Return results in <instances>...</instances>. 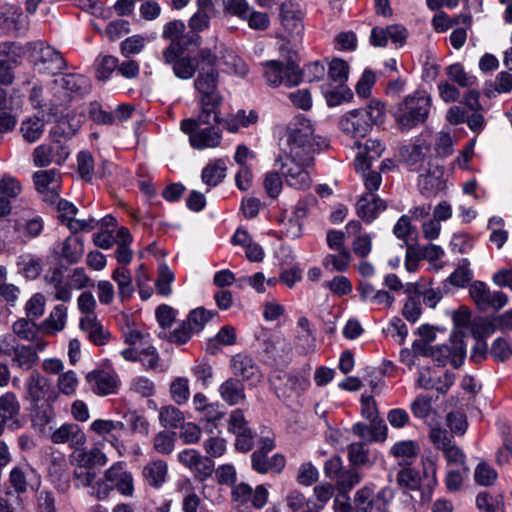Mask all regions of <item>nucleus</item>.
<instances>
[{
    "mask_svg": "<svg viewBox=\"0 0 512 512\" xmlns=\"http://www.w3.org/2000/svg\"><path fill=\"white\" fill-rule=\"evenodd\" d=\"M200 62L201 59L199 55L197 57H181L175 61L173 65V72L175 76L180 79H191L194 76Z\"/></svg>",
    "mask_w": 512,
    "mask_h": 512,
    "instance_id": "c03bdc74",
    "label": "nucleus"
},
{
    "mask_svg": "<svg viewBox=\"0 0 512 512\" xmlns=\"http://www.w3.org/2000/svg\"><path fill=\"white\" fill-rule=\"evenodd\" d=\"M447 75L452 82L463 88H471L476 84V77L467 73L459 63L450 65L447 68Z\"/></svg>",
    "mask_w": 512,
    "mask_h": 512,
    "instance_id": "864d4df0",
    "label": "nucleus"
},
{
    "mask_svg": "<svg viewBox=\"0 0 512 512\" xmlns=\"http://www.w3.org/2000/svg\"><path fill=\"white\" fill-rule=\"evenodd\" d=\"M36 190L51 204L59 199L60 176L54 169L37 171L33 176Z\"/></svg>",
    "mask_w": 512,
    "mask_h": 512,
    "instance_id": "9b49d317",
    "label": "nucleus"
},
{
    "mask_svg": "<svg viewBox=\"0 0 512 512\" xmlns=\"http://www.w3.org/2000/svg\"><path fill=\"white\" fill-rule=\"evenodd\" d=\"M231 368L237 377L243 381H259L261 377L260 370L253 359L244 354H237L231 360Z\"/></svg>",
    "mask_w": 512,
    "mask_h": 512,
    "instance_id": "bb28decb",
    "label": "nucleus"
},
{
    "mask_svg": "<svg viewBox=\"0 0 512 512\" xmlns=\"http://www.w3.org/2000/svg\"><path fill=\"white\" fill-rule=\"evenodd\" d=\"M9 355L12 365L23 371L33 369L39 361L37 350L33 345H15L10 350Z\"/></svg>",
    "mask_w": 512,
    "mask_h": 512,
    "instance_id": "4be33fe9",
    "label": "nucleus"
},
{
    "mask_svg": "<svg viewBox=\"0 0 512 512\" xmlns=\"http://www.w3.org/2000/svg\"><path fill=\"white\" fill-rule=\"evenodd\" d=\"M205 125L200 121V113L197 119L188 118L180 123V129L189 136L190 145L197 150L207 148H216L220 145L222 140L221 130L215 126L200 128V125Z\"/></svg>",
    "mask_w": 512,
    "mask_h": 512,
    "instance_id": "39448f33",
    "label": "nucleus"
},
{
    "mask_svg": "<svg viewBox=\"0 0 512 512\" xmlns=\"http://www.w3.org/2000/svg\"><path fill=\"white\" fill-rule=\"evenodd\" d=\"M473 277V272L470 269V262L468 259L463 258L458 262L457 268L448 278L451 285L455 287H465Z\"/></svg>",
    "mask_w": 512,
    "mask_h": 512,
    "instance_id": "3c124183",
    "label": "nucleus"
},
{
    "mask_svg": "<svg viewBox=\"0 0 512 512\" xmlns=\"http://www.w3.org/2000/svg\"><path fill=\"white\" fill-rule=\"evenodd\" d=\"M263 351L275 362H286L290 359L292 347L290 341L281 334H273L263 341Z\"/></svg>",
    "mask_w": 512,
    "mask_h": 512,
    "instance_id": "dca6fc26",
    "label": "nucleus"
},
{
    "mask_svg": "<svg viewBox=\"0 0 512 512\" xmlns=\"http://www.w3.org/2000/svg\"><path fill=\"white\" fill-rule=\"evenodd\" d=\"M469 294L480 311L489 308L500 310L508 303V297L501 291H491L482 281H474L469 286Z\"/></svg>",
    "mask_w": 512,
    "mask_h": 512,
    "instance_id": "6e6552de",
    "label": "nucleus"
},
{
    "mask_svg": "<svg viewBox=\"0 0 512 512\" xmlns=\"http://www.w3.org/2000/svg\"><path fill=\"white\" fill-rule=\"evenodd\" d=\"M70 154L68 147L59 143L54 145L42 144L33 151V162L37 167H45L51 163L62 164Z\"/></svg>",
    "mask_w": 512,
    "mask_h": 512,
    "instance_id": "f8f14e48",
    "label": "nucleus"
},
{
    "mask_svg": "<svg viewBox=\"0 0 512 512\" xmlns=\"http://www.w3.org/2000/svg\"><path fill=\"white\" fill-rule=\"evenodd\" d=\"M159 419L164 427L177 428L184 423L183 413L174 406L163 407L159 414Z\"/></svg>",
    "mask_w": 512,
    "mask_h": 512,
    "instance_id": "13d9d810",
    "label": "nucleus"
},
{
    "mask_svg": "<svg viewBox=\"0 0 512 512\" xmlns=\"http://www.w3.org/2000/svg\"><path fill=\"white\" fill-rule=\"evenodd\" d=\"M29 57L34 65L51 73L66 67V61L60 52L43 41L28 42Z\"/></svg>",
    "mask_w": 512,
    "mask_h": 512,
    "instance_id": "0eeeda50",
    "label": "nucleus"
},
{
    "mask_svg": "<svg viewBox=\"0 0 512 512\" xmlns=\"http://www.w3.org/2000/svg\"><path fill=\"white\" fill-rule=\"evenodd\" d=\"M419 171L418 185L421 194L429 197L443 188L444 170L436 160L429 159L425 166L421 165Z\"/></svg>",
    "mask_w": 512,
    "mask_h": 512,
    "instance_id": "1a4fd4ad",
    "label": "nucleus"
},
{
    "mask_svg": "<svg viewBox=\"0 0 512 512\" xmlns=\"http://www.w3.org/2000/svg\"><path fill=\"white\" fill-rule=\"evenodd\" d=\"M257 119V114L252 110L248 113L245 110H238L225 120L220 118L221 122L219 124H223L229 132L235 133L242 127H248L250 124L256 123Z\"/></svg>",
    "mask_w": 512,
    "mask_h": 512,
    "instance_id": "e433bc0d",
    "label": "nucleus"
},
{
    "mask_svg": "<svg viewBox=\"0 0 512 512\" xmlns=\"http://www.w3.org/2000/svg\"><path fill=\"white\" fill-rule=\"evenodd\" d=\"M13 332L23 340H33L37 334V327L34 320L30 318H21L14 322L12 326Z\"/></svg>",
    "mask_w": 512,
    "mask_h": 512,
    "instance_id": "680f3d73",
    "label": "nucleus"
},
{
    "mask_svg": "<svg viewBox=\"0 0 512 512\" xmlns=\"http://www.w3.org/2000/svg\"><path fill=\"white\" fill-rule=\"evenodd\" d=\"M496 329H498L496 317L493 319L479 317L472 323V333L476 339H484L494 333Z\"/></svg>",
    "mask_w": 512,
    "mask_h": 512,
    "instance_id": "5fc2aeb1",
    "label": "nucleus"
},
{
    "mask_svg": "<svg viewBox=\"0 0 512 512\" xmlns=\"http://www.w3.org/2000/svg\"><path fill=\"white\" fill-rule=\"evenodd\" d=\"M86 380L92 391L100 396L115 394L120 386V379L114 370H94L87 374Z\"/></svg>",
    "mask_w": 512,
    "mask_h": 512,
    "instance_id": "9d476101",
    "label": "nucleus"
},
{
    "mask_svg": "<svg viewBox=\"0 0 512 512\" xmlns=\"http://www.w3.org/2000/svg\"><path fill=\"white\" fill-rule=\"evenodd\" d=\"M266 83L272 87L285 85L288 88L301 82V70L295 64L293 56H289L284 64L279 60H269L262 63Z\"/></svg>",
    "mask_w": 512,
    "mask_h": 512,
    "instance_id": "20e7f679",
    "label": "nucleus"
},
{
    "mask_svg": "<svg viewBox=\"0 0 512 512\" xmlns=\"http://www.w3.org/2000/svg\"><path fill=\"white\" fill-rule=\"evenodd\" d=\"M27 396L33 405H37L40 401L44 400L50 391V384L46 377L38 372L32 373L25 383Z\"/></svg>",
    "mask_w": 512,
    "mask_h": 512,
    "instance_id": "c85d7f7f",
    "label": "nucleus"
},
{
    "mask_svg": "<svg viewBox=\"0 0 512 512\" xmlns=\"http://www.w3.org/2000/svg\"><path fill=\"white\" fill-rule=\"evenodd\" d=\"M294 345L300 354L307 355L314 352L316 347L314 332H297Z\"/></svg>",
    "mask_w": 512,
    "mask_h": 512,
    "instance_id": "0e129e2a",
    "label": "nucleus"
},
{
    "mask_svg": "<svg viewBox=\"0 0 512 512\" xmlns=\"http://www.w3.org/2000/svg\"><path fill=\"white\" fill-rule=\"evenodd\" d=\"M82 124V117L74 113H68L61 117L57 124L49 131V138L53 143L61 142V139L71 138L76 134Z\"/></svg>",
    "mask_w": 512,
    "mask_h": 512,
    "instance_id": "aec40b11",
    "label": "nucleus"
},
{
    "mask_svg": "<svg viewBox=\"0 0 512 512\" xmlns=\"http://www.w3.org/2000/svg\"><path fill=\"white\" fill-rule=\"evenodd\" d=\"M19 131L25 142L35 143L40 140L45 131V122L38 117L27 118L21 122Z\"/></svg>",
    "mask_w": 512,
    "mask_h": 512,
    "instance_id": "c9c22d12",
    "label": "nucleus"
},
{
    "mask_svg": "<svg viewBox=\"0 0 512 512\" xmlns=\"http://www.w3.org/2000/svg\"><path fill=\"white\" fill-rule=\"evenodd\" d=\"M277 379L283 381L282 385L275 384L278 396L283 398L297 397L307 386L304 379L294 375L284 373L282 376H277Z\"/></svg>",
    "mask_w": 512,
    "mask_h": 512,
    "instance_id": "473e14b6",
    "label": "nucleus"
},
{
    "mask_svg": "<svg viewBox=\"0 0 512 512\" xmlns=\"http://www.w3.org/2000/svg\"><path fill=\"white\" fill-rule=\"evenodd\" d=\"M17 266L21 273L28 279H36L42 272V260L31 254H23L18 257Z\"/></svg>",
    "mask_w": 512,
    "mask_h": 512,
    "instance_id": "37998d69",
    "label": "nucleus"
},
{
    "mask_svg": "<svg viewBox=\"0 0 512 512\" xmlns=\"http://www.w3.org/2000/svg\"><path fill=\"white\" fill-rule=\"evenodd\" d=\"M454 380L453 373L446 372L442 376H436L429 368H422L419 371L417 384L423 389H436L440 393H446Z\"/></svg>",
    "mask_w": 512,
    "mask_h": 512,
    "instance_id": "412c9836",
    "label": "nucleus"
},
{
    "mask_svg": "<svg viewBox=\"0 0 512 512\" xmlns=\"http://www.w3.org/2000/svg\"><path fill=\"white\" fill-rule=\"evenodd\" d=\"M351 260L352 256L348 249L338 250L335 254H328L323 261V265L327 269L344 272L350 266Z\"/></svg>",
    "mask_w": 512,
    "mask_h": 512,
    "instance_id": "49530a36",
    "label": "nucleus"
},
{
    "mask_svg": "<svg viewBox=\"0 0 512 512\" xmlns=\"http://www.w3.org/2000/svg\"><path fill=\"white\" fill-rule=\"evenodd\" d=\"M129 389L142 397H151L155 393V384L147 377L137 376L131 380Z\"/></svg>",
    "mask_w": 512,
    "mask_h": 512,
    "instance_id": "e2e57ef3",
    "label": "nucleus"
},
{
    "mask_svg": "<svg viewBox=\"0 0 512 512\" xmlns=\"http://www.w3.org/2000/svg\"><path fill=\"white\" fill-rule=\"evenodd\" d=\"M226 163L222 159L208 164L202 171V181L208 186H217L226 176Z\"/></svg>",
    "mask_w": 512,
    "mask_h": 512,
    "instance_id": "79ce46f5",
    "label": "nucleus"
},
{
    "mask_svg": "<svg viewBox=\"0 0 512 512\" xmlns=\"http://www.w3.org/2000/svg\"><path fill=\"white\" fill-rule=\"evenodd\" d=\"M9 481L11 487L17 493H24L28 485L33 489H38L40 485V476L36 470L26 465L24 467H14L10 472Z\"/></svg>",
    "mask_w": 512,
    "mask_h": 512,
    "instance_id": "a211bd4d",
    "label": "nucleus"
},
{
    "mask_svg": "<svg viewBox=\"0 0 512 512\" xmlns=\"http://www.w3.org/2000/svg\"><path fill=\"white\" fill-rule=\"evenodd\" d=\"M199 57L201 63L208 67L207 70L202 67L194 81L195 90L199 95L200 121L204 124H210L211 119H213L215 123H220L219 107L222 103V96L217 88L219 75L213 68L218 64L220 58L206 48L199 51Z\"/></svg>",
    "mask_w": 512,
    "mask_h": 512,
    "instance_id": "f257e3e1",
    "label": "nucleus"
},
{
    "mask_svg": "<svg viewBox=\"0 0 512 512\" xmlns=\"http://www.w3.org/2000/svg\"><path fill=\"white\" fill-rule=\"evenodd\" d=\"M474 479L481 486H489L497 479V472L487 463L481 462L475 468Z\"/></svg>",
    "mask_w": 512,
    "mask_h": 512,
    "instance_id": "69168bd1",
    "label": "nucleus"
},
{
    "mask_svg": "<svg viewBox=\"0 0 512 512\" xmlns=\"http://www.w3.org/2000/svg\"><path fill=\"white\" fill-rule=\"evenodd\" d=\"M360 481L361 475L355 469H348L343 471L336 479L337 488L340 493L349 492Z\"/></svg>",
    "mask_w": 512,
    "mask_h": 512,
    "instance_id": "338daca9",
    "label": "nucleus"
},
{
    "mask_svg": "<svg viewBox=\"0 0 512 512\" xmlns=\"http://www.w3.org/2000/svg\"><path fill=\"white\" fill-rule=\"evenodd\" d=\"M354 504L357 512H371L374 506V491L371 487L364 486L354 496Z\"/></svg>",
    "mask_w": 512,
    "mask_h": 512,
    "instance_id": "bf43d9fd",
    "label": "nucleus"
},
{
    "mask_svg": "<svg viewBox=\"0 0 512 512\" xmlns=\"http://www.w3.org/2000/svg\"><path fill=\"white\" fill-rule=\"evenodd\" d=\"M112 279L118 287V295L122 300L129 299L134 293V286L130 271L125 267H119L112 273Z\"/></svg>",
    "mask_w": 512,
    "mask_h": 512,
    "instance_id": "a19ab883",
    "label": "nucleus"
},
{
    "mask_svg": "<svg viewBox=\"0 0 512 512\" xmlns=\"http://www.w3.org/2000/svg\"><path fill=\"white\" fill-rule=\"evenodd\" d=\"M432 99L425 91H416L398 103L393 113L402 131H408L423 124L430 113Z\"/></svg>",
    "mask_w": 512,
    "mask_h": 512,
    "instance_id": "7ed1b4c3",
    "label": "nucleus"
},
{
    "mask_svg": "<svg viewBox=\"0 0 512 512\" xmlns=\"http://www.w3.org/2000/svg\"><path fill=\"white\" fill-rule=\"evenodd\" d=\"M142 477L147 485L153 488H161L168 477V465L164 460L148 462L142 470Z\"/></svg>",
    "mask_w": 512,
    "mask_h": 512,
    "instance_id": "cd10ccee",
    "label": "nucleus"
},
{
    "mask_svg": "<svg viewBox=\"0 0 512 512\" xmlns=\"http://www.w3.org/2000/svg\"><path fill=\"white\" fill-rule=\"evenodd\" d=\"M219 394L228 405L241 404L245 400L243 383L236 378H228L219 386Z\"/></svg>",
    "mask_w": 512,
    "mask_h": 512,
    "instance_id": "7c9ffc66",
    "label": "nucleus"
},
{
    "mask_svg": "<svg viewBox=\"0 0 512 512\" xmlns=\"http://www.w3.org/2000/svg\"><path fill=\"white\" fill-rule=\"evenodd\" d=\"M46 299L41 293L34 294L26 303L25 311L28 318L34 320L41 317L45 311Z\"/></svg>",
    "mask_w": 512,
    "mask_h": 512,
    "instance_id": "774afa93",
    "label": "nucleus"
},
{
    "mask_svg": "<svg viewBox=\"0 0 512 512\" xmlns=\"http://www.w3.org/2000/svg\"><path fill=\"white\" fill-rule=\"evenodd\" d=\"M487 95L495 97L498 94L510 93L512 91V74L507 71L499 72L494 81L489 83Z\"/></svg>",
    "mask_w": 512,
    "mask_h": 512,
    "instance_id": "603ef678",
    "label": "nucleus"
},
{
    "mask_svg": "<svg viewBox=\"0 0 512 512\" xmlns=\"http://www.w3.org/2000/svg\"><path fill=\"white\" fill-rule=\"evenodd\" d=\"M385 208L384 202L371 193L364 194L356 204L357 215L367 223L372 222Z\"/></svg>",
    "mask_w": 512,
    "mask_h": 512,
    "instance_id": "a878e982",
    "label": "nucleus"
},
{
    "mask_svg": "<svg viewBox=\"0 0 512 512\" xmlns=\"http://www.w3.org/2000/svg\"><path fill=\"white\" fill-rule=\"evenodd\" d=\"M84 254V243L80 237L70 236L62 243L61 257L70 264L80 261Z\"/></svg>",
    "mask_w": 512,
    "mask_h": 512,
    "instance_id": "4c0bfd02",
    "label": "nucleus"
},
{
    "mask_svg": "<svg viewBox=\"0 0 512 512\" xmlns=\"http://www.w3.org/2000/svg\"><path fill=\"white\" fill-rule=\"evenodd\" d=\"M80 330L88 340L96 346H102L110 340V332L102 325L97 316H82L79 321Z\"/></svg>",
    "mask_w": 512,
    "mask_h": 512,
    "instance_id": "6ab92c4d",
    "label": "nucleus"
},
{
    "mask_svg": "<svg viewBox=\"0 0 512 512\" xmlns=\"http://www.w3.org/2000/svg\"><path fill=\"white\" fill-rule=\"evenodd\" d=\"M29 54L28 43L6 41L0 44V57L12 67L21 63L26 54Z\"/></svg>",
    "mask_w": 512,
    "mask_h": 512,
    "instance_id": "f704fd0d",
    "label": "nucleus"
},
{
    "mask_svg": "<svg viewBox=\"0 0 512 512\" xmlns=\"http://www.w3.org/2000/svg\"><path fill=\"white\" fill-rule=\"evenodd\" d=\"M476 506L481 512H505L502 495L492 496L487 492H481L476 497Z\"/></svg>",
    "mask_w": 512,
    "mask_h": 512,
    "instance_id": "a18cd8bd",
    "label": "nucleus"
},
{
    "mask_svg": "<svg viewBox=\"0 0 512 512\" xmlns=\"http://www.w3.org/2000/svg\"><path fill=\"white\" fill-rule=\"evenodd\" d=\"M347 457L349 462L356 467L372 466L375 458L365 442L351 443L347 447Z\"/></svg>",
    "mask_w": 512,
    "mask_h": 512,
    "instance_id": "72a5a7b5",
    "label": "nucleus"
},
{
    "mask_svg": "<svg viewBox=\"0 0 512 512\" xmlns=\"http://www.w3.org/2000/svg\"><path fill=\"white\" fill-rule=\"evenodd\" d=\"M75 454V460L78 466H85L87 468L104 466L107 464V457L105 453L97 447L89 450L78 449Z\"/></svg>",
    "mask_w": 512,
    "mask_h": 512,
    "instance_id": "58836bf2",
    "label": "nucleus"
},
{
    "mask_svg": "<svg viewBox=\"0 0 512 512\" xmlns=\"http://www.w3.org/2000/svg\"><path fill=\"white\" fill-rule=\"evenodd\" d=\"M281 162V173L286 183L295 189H306L310 186L311 179L306 168L308 163L299 161L279 160Z\"/></svg>",
    "mask_w": 512,
    "mask_h": 512,
    "instance_id": "ddd939ff",
    "label": "nucleus"
},
{
    "mask_svg": "<svg viewBox=\"0 0 512 512\" xmlns=\"http://www.w3.org/2000/svg\"><path fill=\"white\" fill-rule=\"evenodd\" d=\"M0 29L17 35L27 30L26 17L14 6L0 10Z\"/></svg>",
    "mask_w": 512,
    "mask_h": 512,
    "instance_id": "b1692460",
    "label": "nucleus"
},
{
    "mask_svg": "<svg viewBox=\"0 0 512 512\" xmlns=\"http://www.w3.org/2000/svg\"><path fill=\"white\" fill-rule=\"evenodd\" d=\"M20 412V403L13 392H6L0 396V418L8 421Z\"/></svg>",
    "mask_w": 512,
    "mask_h": 512,
    "instance_id": "de8ad7c7",
    "label": "nucleus"
},
{
    "mask_svg": "<svg viewBox=\"0 0 512 512\" xmlns=\"http://www.w3.org/2000/svg\"><path fill=\"white\" fill-rule=\"evenodd\" d=\"M93 285L92 279L86 274L82 267L72 269L66 279V288L69 292L93 287Z\"/></svg>",
    "mask_w": 512,
    "mask_h": 512,
    "instance_id": "09e8293b",
    "label": "nucleus"
},
{
    "mask_svg": "<svg viewBox=\"0 0 512 512\" xmlns=\"http://www.w3.org/2000/svg\"><path fill=\"white\" fill-rule=\"evenodd\" d=\"M214 312L204 308H197L191 311L185 321L193 333L200 332L204 325L214 316Z\"/></svg>",
    "mask_w": 512,
    "mask_h": 512,
    "instance_id": "4d7b16f0",
    "label": "nucleus"
},
{
    "mask_svg": "<svg viewBox=\"0 0 512 512\" xmlns=\"http://www.w3.org/2000/svg\"><path fill=\"white\" fill-rule=\"evenodd\" d=\"M106 482L116 488L121 494L131 496L134 491L132 474L124 469L123 463L112 465L104 475Z\"/></svg>",
    "mask_w": 512,
    "mask_h": 512,
    "instance_id": "f3484780",
    "label": "nucleus"
},
{
    "mask_svg": "<svg viewBox=\"0 0 512 512\" xmlns=\"http://www.w3.org/2000/svg\"><path fill=\"white\" fill-rule=\"evenodd\" d=\"M44 281L53 288L54 300L61 302L71 301L72 292H69L66 288V281H64L63 272L60 268L49 270L44 276Z\"/></svg>",
    "mask_w": 512,
    "mask_h": 512,
    "instance_id": "2f4dec72",
    "label": "nucleus"
},
{
    "mask_svg": "<svg viewBox=\"0 0 512 512\" xmlns=\"http://www.w3.org/2000/svg\"><path fill=\"white\" fill-rule=\"evenodd\" d=\"M91 87L87 77L75 73L62 75L54 79L50 85L51 92L61 103L88 95Z\"/></svg>",
    "mask_w": 512,
    "mask_h": 512,
    "instance_id": "423d86ee",
    "label": "nucleus"
},
{
    "mask_svg": "<svg viewBox=\"0 0 512 512\" xmlns=\"http://www.w3.org/2000/svg\"><path fill=\"white\" fill-rule=\"evenodd\" d=\"M366 162V159L362 156H357L354 162L355 169L357 172H361L364 184L366 189L368 190V193L374 194V191H377L381 185L382 178L380 173L375 171H369L370 164H367V166H364V163Z\"/></svg>",
    "mask_w": 512,
    "mask_h": 512,
    "instance_id": "ea45409f",
    "label": "nucleus"
},
{
    "mask_svg": "<svg viewBox=\"0 0 512 512\" xmlns=\"http://www.w3.org/2000/svg\"><path fill=\"white\" fill-rule=\"evenodd\" d=\"M348 74L349 66L346 61L336 58L330 62L328 71L329 78L339 87H343L348 79Z\"/></svg>",
    "mask_w": 512,
    "mask_h": 512,
    "instance_id": "6e6d98bb",
    "label": "nucleus"
},
{
    "mask_svg": "<svg viewBox=\"0 0 512 512\" xmlns=\"http://www.w3.org/2000/svg\"><path fill=\"white\" fill-rule=\"evenodd\" d=\"M124 428L123 422L109 419H96L90 425L91 431L104 438L112 432L123 430Z\"/></svg>",
    "mask_w": 512,
    "mask_h": 512,
    "instance_id": "052dcab7",
    "label": "nucleus"
},
{
    "mask_svg": "<svg viewBox=\"0 0 512 512\" xmlns=\"http://www.w3.org/2000/svg\"><path fill=\"white\" fill-rule=\"evenodd\" d=\"M54 444H68L76 450L86 443V436L78 424L65 423L56 429L51 435Z\"/></svg>",
    "mask_w": 512,
    "mask_h": 512,
    "instance_id": "2eb2a0df",
    "label": "nucleus"
},
{
    "mask_svg": "<svg viewBox=\"0 0 512 512\" xmlns=\"http://www.w3.org/2000/svg\"><path fill=\"white\" fill-rule=\"evenodd\" d=\"M339 126L342 132L352 137H364L371 129L366 113L361 109H354L344 114Z\"/></svg>",
    "mask_w": 512,
    "mask_h": 512,
    "instance_id": "4468645a",
    "label": "nucleus"
},
{
    "mask_svg": "<svg viewBox=\"0 0 512 512\" xmlns=\"http://www.w3.org/2000/svg\"><path fill=\"white\" fill-rule=\"evenodd\" d=\"M318 146L311 121L303 117L295 118L287 129L278 160L311 164Z\"/></svg>",
    "mask_w": 512,
    "mask_h": 512,
    "instance_id": "f03ea898",
    "label": "nucleus"
},
{
    "mask_svg": "<svg viewBox=\"0 0 512 512\" xmlns=\"http://www.w3.org/2000/svg\"><path fill=\"white\" fill-rule=\"evenodd\" d=\"M67 317V307L63 304H58L51 310L49 316L45 319L44 324L46 328L55 332H60L66 326Z\"/></svg>",
    "mask_w": 512,
    "mask_h": 512,
    "instance_id": "8fccbe9b",
    "label": "nucleus"
},
{
    "mask_svg": "<svg viewBox=\"0 0 512 512\" xmlns=\"http://www.w3.org/2000/svg\"><path fill=\"white\" fill-rule=\"evenodd\" d=\"M352 433L364 440L365 443L382 442L387 438V426L384 421L357 422L352 426Z\"/></svg>",
    "mask_w": 512,
    "mask_h": 512,
    "instance_id": "5701e85b",
    "label": "nucleus"
},
{
    "mask_svg": "<svg viewBox=\"0 0 512 512\" xmlns=\"http://www.w3.org/2000/svg\"><path fill=\"white\" fill-rule=\"evenodd\" d=\"M420 446L414 440H401L394 443L390 448V455L395 458L399 464L409 465L418 456Z\"/></svg>",
    "mask_w": 512,
    "mask_h": 512,
    "instance_id": "c756f323",
    "label": "nucleus"
},
{
    "mask_svg": "<svg viewBox=\"0 0 512 512\" xmlns=\"http://www.w3.org/2000/svg\"><path fill=\"white\" fill-rule=\"evenodd\" d=\"M283 27L293 39H301L304 25L299 10L292 4H283L280 10Z\"/></svg>",
    "mask_w": 512,
    "mask_h": 512,
    "instance_id": "393cba45",
    "label": "nucleus"
}]
</instances>
